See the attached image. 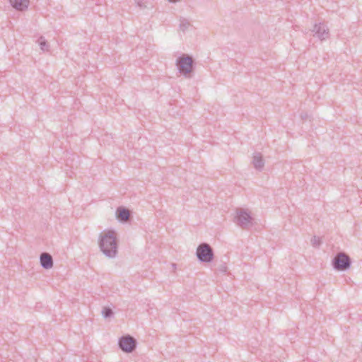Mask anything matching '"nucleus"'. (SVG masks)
I'll use <instances>...</instances> for the list:
<instances>
[{"instance_id":"nucleus-11","label":"nucleus","mask_w":362,"mask_h":362,"mask_svg":"<svg viewBox=\"0 0 362 362\" xmlns=\"http://www.w3.org/2000/svg\"><path fill=\"white\" fill-rule=\"evenodd\" d=\"M114 313L110 308L104 307L102 310V315L104 318L107 319L111 317L113 315Z\"/></svg>"},{"instance_id":"nucleus-9","label":"nucleus","mask_w":362,"mask_h":362,"mask_svg":"<svg viewBox=\"0 0 362 362\" xmlns=\"http://www.w3.org/2000/svg\"><path fill=\"white\" fill-rule=\"evenodd\" d=\"M11 6L18 11L26 10L29 5V0H9Z\"/></svg>"},{"instance_id":"nucleus-17","label":"nucleus","mask_w":362,"mask_h":362,"mask_svg":"<svg viewBox=\"0 0 362 362\" xmlns=\"http://www.w3.org/2000/svg\"><path fill=\"white\" fill-rule=\"evenodd\" d=\"M177 1V0H168V1H170V2H175V1Z\"/></svg>"},{"instance_id":"nucleus-20","label":"nucleus","mask_w":362,"mask_h":362,"mask_svg":"<svg viewBox=\"0 0 362 362\" xmlns=\"http://www.w3.org/2000/svg\"><path fill=\"white\" fill-rule=\"evenodd\" d=\"M138 4H139V6L140 7H141V6H142V5H141V4L138 3Z\"/></svg>"},{"instance_id":"nucleus-10","label":"nucleus","mask_w":362,"mask_h":362,"mask_svg":"<svg viewBox=\"0 0 362 362\" xmlns=\"http://www.w3.org/2000/svg\"><path fill=\"white\" fill-rule=\"evenodd\" d=\"M117 217L121 221H127L129 216L130 212L129 209L124 207H118L116 211Z\"/></svg>"},{"instance_id":"nucleus-12","label":"nucleus","mask_w":362,"mask_h":362,"mask_svg":"<svg viewBox=\"0 0 362 362\" xmlns=\"http://www.w3.org/2000/svg\"><path fill=\"white\" fill-rule=\"evenodd\" d=\"M311 244L314 247H319L322 244V241L320 238L314 236L311 239Z\"/></svg>"},{"instance_id":"nucleus-14","label":"nucleus","mask_w":362,"mask_h":362,"mask_svg":"<svg viewBox=\"0 0 362 362\" xmlns=\"http://www.w3.org/2000/svg\"><path fill=\"white\" fill-rule=\"evenodd\" d=\"M189 25L190 23L187 21L183 20L180 24V28L182 31H185L189 27Z\"/></svg>"},{"instance_id":"nucleus-19","label":"nucleus","mask_w":362,"mask_h":362,"mask_svg":"<svg viewBox=\"0 0 362 362\" xmlns=\"http://www.w3.org/2000/svg\"><path fill=\"white\" fill-rule=\"evenodd\" d=\"M301 117L304 119V117H305V115H301Z\"/></svg>"},{"instance_id":"nucleus-4","label":"nucleus","mask_w":362,"mask_h":362,"mask_svg":"<svg viewBox=\"0 0 362 362\" xmlns=\"http://www.w3.org/2000/svg\"><path fill=\"white\" fill-rule=\"evenodd\" d=\"M332 267L337 271H346L351 267V259L344 252H339L332 259Z\"/></svg>"},{"instance_id":"nucleus-1","label":"nucleus","mask_w":362,"mask_h":362,"mask_svg":"<svg viewBox=\"0 0 362 362\" xmlns=\"http://www.w3.org/2000/svg\"><path fill=\"white\" fill-rule=\"evenodd\" d=\"M99 247L101 252L109 258H114L117 254V240L114 230H108L100 235Z\"/></svg>"},{"instance_id":"nucleus-18","label":"nucleus","mask_w":362,"mask_h":362,"mask_svg":"<svg viewBox=\"0 0 362 362\" xmlns=\"http://www.w3.org/2000/svg\"><path fill=\"white\" fill-rule=\"evenodd\" d=\"M301 117L304 119V117H305V115H301Z\"/></svg>"},{"instance_id":"nucleus-6","label":"nucleus","mask_w":362,"mask_h":362,"mask_svg":"<svg viewBox=\"0 0 362 362\" xmlns=\"http://www.w3.org/2000/svg\"><path fill=\"white\" fill-rule=\"evenodd\" d=\"M118 344L122 351L132 353L136 347V341L133 337L127 334L119 338Z\"/></svg>"},{"instance_id":"nucleus-3","label":"nucleus","mask_w":362,"mask_h":362,"mask_svg":"<svg viewBox=\"0 0 362 362\" xmlns=\"http://www.w3.org/2000/svg\"><path fill=\"white\" fill-rule=\"evenodd\" d=\"M252 217L247 209L238 208L235 211V223L243 229L252 226Z\"/></svg>"},{"instance_id":"nucleus-15","label":"nucleus","mask_w":362,"mask_h":362,"mask_svg":"<svg viewBox=\"0 0 362 362\" xmlns=\"http://www.w3.org/2000/svg\"><path fill=\"white\" fill-rule=\"evenodd\" d=\"M40 262L42 267L45 269V252L40 254Z\"/></svg>"},{"instance_id":"nucleus-5","label":"nucleus","mask_w":362,"mask_h":362,"mask_svg":"<svg viewBox=\"0 0 362 362\" xmlns=\"http://www.w3.org/2000/svg\"><path fill=\"white\" fill-rule=\"evenodd\" d=\"M196 255L197 259L205 263H209L214 259V251L211 247L206 243H202L197 248Z\"/></svg>"},{"instance_id":"nucleus-2","label":"nucleus","mask_w":362,"mask_h":362,"mask_svg":"<svg viewBox=\"0 0 362 362\" xmlns=\"http://www.w3.org/2000/svg\"><path fill=\"white\" fill-rule=\"evenodd\" d=\"M176 65L179 72L187 78H190L194 72V59L186 54H182L176 59Z\"/></svg>"},{"instance_id":"nucleus-8","label":"nucleus","mask_w":362,"mask_h":362,"mask_svg":"<svg viewBox=\"0 0 362 362\" xmlns=\"http://www.w3.org/2000/svg\"><path fill=\"white\" fill-rule=\"evenodd\" d=\"M252 164L254 165V168L258 170H262L263 169L264 166V161L260 153H254L252 157Z\"/></svg>"},{"instance_id":"nucleus-13","label":"nucleus","mask_w":362,"mask_h":362,"mask_svg":"<svg viewBox=\"0 0 362 362\" xmlns=\"http://www.w3.org/2000/svg\"><path fill=\"white\" fill-rule=\"evenodd\" d=\"M53 267V259L50 254L47 252V269Z\"/></svg>"},{"instance_id":"nucleus-16","label":"nucleus","mask_w":362,"mask_h":362,"mask_svg":"<svg viewBox=\"0 0 362 362\" xmlns=\"http://www.w3.org/2000/svg\"><path fill=\"white\" fill-rule=\"evenodd\" d=\"M39 44H40L41 49L42 51H45V40L44 39L43 37H40V38L39 40Z\"/></svg>"},{"instance_id":"nucleus-7","label":"nucleus","mask_w":362,"mask_h":362,"mask_svg":"<svg viewBox=\"0 0 362 362\" xmlns=\"http://www.w3.org/2000/svg\"><path fill=\"white\" fill-rule=\"evenodd\" d=\"M311 30L314 33V36L317 37L320 40H327L329 37V28L325 23L315 24Z\"/></svg>"}]
</instances>
